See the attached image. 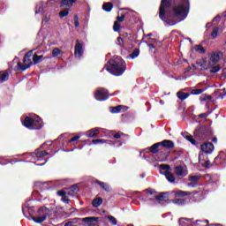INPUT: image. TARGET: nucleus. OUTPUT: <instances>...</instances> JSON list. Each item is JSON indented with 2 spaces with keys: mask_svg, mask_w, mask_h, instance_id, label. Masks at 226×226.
<instances>
[{
  "mask_svg": "<svg viewBox=\"0 0 226 226\" xmlns=\"http://www.w3.org/2000/svg\"><path fill=\"white\" fill-rule=\"evenodd\" d=\"M188 13H190V0H161L159 19L169 26L176 25V21L171 19L185 20Z\"/></svg>",
  "mask_w": 226,
  "mask_h": 226,
  "instance_id": "nucleus-1",
  "label": "nucleus"
},
{
  "mask_svg": "<svg viewBox=\"0 0 226 226\" xmlns=\"http://www.w3.org/2000/svg\"><path fill=\"white\" fill-rule=\"evenodd\" d=\"M104 68L111 73V75H115V77H121L124 72H126V62L120 59H109L105 64Z\"/></svg>",
  "mask_w": 226,
  "mask_h": 226,
  "instance_id": "nucleus-2",
  "label": "nucleus"
},
{
  "mask_svg": "<svg viewBox=\"0 0 226 226\" xmlns=\"http://www.w3.org/2000/svg\"><path fill=\"white\" fill-rule=\"evenodd\" d=\"M33 52H34V49L29 50L25 54L23 57V64L22 62H18L17 64L18 70H20L21 72H26L27 68H31V66H33L34 62L31 59V57H33Z\"/></svg>",
  "mask_w": 226,
  "mask_h": 226,
  "instance_id": "nucleus-3",
  "label": "nucleus"
},
{
  "mask_svg": "<svg viewBox=\"0 0 226 226\" xmlns=\"http://www.w3.org/2000/svg\"><path fill=\"white\" fill-rule=\"evenodd\" d=\"M50 213V209L45 206L41 207L37 210L38 216L33 217V221L34 223H43L47 220V216H49Z\"/></svg>",
  "mask_w": 226,
  "mask_h": 226,
  "instance_id": "nucleus-4",
  "label": "nucleus"
},
{
  "mask_svg": "<svg viewBox=\"0 0 226 226\" xmlns=\"http://www.w3.org/2000/svg\"><path fill=\"white\" fill-rule=\"evenodd\" d=\"M109 90L107 88H99L94 93V98L98 102H105L109 100Z\"/></svg>",
  "mask_w": 226,
  "mask_h": 226,
  "instance_id": "nucleus-5",
  "label": "nucleus"
},
{
  "mask_svg": "<svg viewBox=\"0 0 226 226\" xmlns=\"http://www.w3.org/2000/svg\"><path fill=\"white\" fill-rule=\"evenodd\" d=\"M223 56V52L222 51H215L212 52L210 58L208 60V66H215L220 62V57Z\"/></svg>",
  "mask_w": 226,
  "mask_h": 226,
  "instance_id": "nucleus-6",
  "label": "nucleus"
},
{
  "mask_svg": "<svg viewBox=\"0 0 226 226\" xmlns=\"http://www.w3.org/2000/svg\"><path fill=\"white\" fill-rule=\"evenodd\" d=\"M194 135L199 140H204V139H207V135H208L207 127L206 126L199 127L198 129L195 130Z\"/></svg>",
  "mask_w": 226,
  "mask_h": 226,
  "instance_id": "nucleus-7",
  "label": "nucleus"
},
{
  "mask_svg": "<svg viewBox=\"0 0 226 226\" xmlns=\"http://www.w3.org/2000/svg\"><path fill=\"white\" fill-rule=\"evenodd\" d=\"M74 220H81V222H84V223H87L88 226H96L98 225V217L91 216V217H85L83 219H77Z\"/></svg>",
  "mask_w": 226,
  "mask_h": 226,
  "instance_id": "nucleus-8",
  "label": "nucleus"
},
{
  "mask_svg": "<svg viewBox=\"0 0 226 226\" xmlns=\"http://www.w3.org/2000/svg\"><path fill=\"white\" fill-rule=\"evenodd\" d=\"M155 200H158V203L161 202H169L170 194L169 192H158V194L154 195Z\"/></svg>",
  "mask_w": 226,
  "mask_h": 226,
  "instance_id": "nucleus-9",
  "label": "nucleus"
},
{
  "mask_svg": "<svg viewBox=\"0 0 226 226\" xmlns=\"http://www.w3.org/2000/svg\"><path fill=\"white\" fill-rule=\"evenodd\" d=\"M22 213L24 215V216H26V218H36V216H34V207H24L22 208Z\"/></svg>",
  "mask_w": 226,
  "mask_h": 226,
  "instance_id": "nucleus-10",
  "label": "nucleus"
},
{
  "mask_svg": "<svg viewBox=\"0 0 226 226\" xmlns=\"http://www.w3.org/2000/svg\"><path fill=\"white\" fill-rule=\"evenodd\" d=\"M84 54V46L82 43H79V40L76 41V45L74 47V56L76 57H82Z\"/></svg>",
  "mask_w": 226,
  "mask_h": 226,
  "instance_id": "nucleus-11",
  "label": "nucleus"
},
{
  "mask_svg": "<svg viewBox=\"0 0 226 226\" xmlns=\"http://www.w3.org/2000/svg\"><path fill=\"white\" fill-rule=\"evenodd\" d=\"M201 151L206 154H211L215 151V145L211 142H207L201 145Z\"/></svg>",
  "mask_w": 226,
  "mask_h": 226,
  "instance_id": "nucleus-12",
  "label": "nucleus"
},
{
  "mask_svg": "<svg viewBox=\"0 0 226 226\" xmlns=\"http://www.w3.org/2000/svg\"><path fill=\"white\" fill-rule=\"evenodd\" d=\"M128 109V106L118 105L117 107H109V112L111 114H119V112H126Z\"/></svg>",
  "mask_w": 226,
  "mask_h": 226,
  "instance_id": "nucleus-13",
  "label": "nucleus"
},
{
  "mask_svg": "<svg viewBox=\"0 0 226 226\" xmlns=\"http://www.w3.org/2000/svg\"><path fill=\"white\" fill-rule=\"evenodd\" d=\"M41 128H43V120H41V117H36L34 118L32 130H41Z\"/></svg>",
  "mask_w": 226,
  "mask_h": 226,
  "instance_id": "nucleus-14",
  "label": "nucleus"
},
{
  "mask_svg": "<svg viewBox=\"0 0 226 226\" xmlns=\"http://www.w3.org/2000/svg\"><path fill=\"white\" fill-rule=\"evenodd\" d=\"M124 15H125V24H126V26H132L133 19L135 17V11H130L124 13Z\"/></svg>",
  "mask_w": 226,
  "mask_h": 226,
  "instance_id": "nucleus-15",
  "label": "nucleus"
},
{
  "mask_svg": "<svg viewBox=\"0 0 226 226\" xmlns=\"http://www.w3.org/2000/svg\"><path fill=\"white\" fill-rule=\"evenodd\" d=\"M162 147H164L165 149H174L176 144L174 141L170 139H164L161 142H159Z\"/></svg>",
  "mask_w": 226,
  "mask_h": 226,
  "instance_id": "nucleus-16",
  "label": "nucleus"
},
{
  "mask_svg": "<svg viewBox=\"0 0 226 226\" xmlns=\"http://www.w3.org/2000/svg\"><path fill=\"white\" fill-rule=\"evenodd\" d=\"M95 185H99V186L104 191V192H112V187H110V185L105 182H102L98 179L94 180Z\"/></svg>",
  "mask_w": 226,
  "mask_h": 226,
  "instance_id": "nucleus-17",
  "label": "nucleus"
},
{
  "mask_svg": "<svg viewBox=\"0 0 226 226\" xmlns=\"http://www.w3.org/2000/svg\"><path fill=\"white\" fill-rule=\"evenodd\" d=\"M34 119L30 117H26L24 121L22 122L23 126H25V128H27L28 130H33V123H34Z\"/></svg>",
  "mask_w": 226,
  "mask_h": 226,
  "instance_id": "nucleus-18",
  "label": "nucleus"
},
{
  "mask_svg": "<svg viewBox=\"0 0 226 226\" xmlns=\"http://www.w3.org/2000/svg\"><path fill=\"white\" fill-rule=\"evenodd\" d=\"M75 3H77V0H61L60 8H64V6H66L68 9L72 8Z\"/></svg>",
  "mask_w": 226,
  "mask_h": 226,
  "instance_id": "nucleus-19",
  "label": "nucleus"
},
{
  "mask_svg": "<svg viewBox=\"0 0 226 226\" xmlns=\"http://www.w3.org/2000/svg\"><path fill=\"white\" fill-rule=\"evenodd\" d=\"M91 144H109V146H114L116 142L113 140L98 139H93Z\"/></svg>",
  "mask_w": 226,
  "mask_h": 226,
  "instance_id": "nucleus-20",
  "label": "nucleus"
},
{
  "mask_svg": "<svg viewBox=\"0 0 226 226\" xmlns=\"http://www.w3.org/2000/svg\"><path fill=\"white\" fill-rule=\"evenodd\" d=\"M226 160V154L225 153H220L214 160L215 165H220L222 162H225Z\"/></svg>",
  "mask_w": 226,
  "mask_h": 226,
  "instance_id": "nucleus-21",
  "label": "nucleus"
},
{
  "mask_svg": "<svg viewBox=\"0 0 226 226\" xmlns=\"http://www.w3.org/2000/svg\"><path fill=\"white\" fill-rule=\"evenodd\" d=\"M98 135H100V127H95L87 131V137H90L91 139H94L95 137H98Z\"/></svg>",
  "mask_w": 226,
  "mask_h": 226,
  "instance_id": "nucleus-22",
  "label": "nucleus"
},
{
  "mask_svg": "<svg viewBox=\"0 0 226 226\" xmlns=\"http://www.w3.org/2000/svg\"><path fill=\"white\" fill-rule=\"evenodd\" d=\"M9 79H10V72L0 71V84H3V82L8 81Z\"/></svg>",
  "mask_w": 226,
  "mask_h": 226,
  "instance_id": "nucleus-23",
  "label": "nucleus"
},
{
  "mask_svg": "<svg viewBox=\"0 0 226 226\" xmlns=\"http://www.w3.org/2000/svg\"><path fill=\"white\" fill-rule=\"evenodd\" d=\"M175 174L176 176L185 177L186 176V173H185V167H183L182 165L175 167Z\"/></svg>",
  "mask_w": 226,
  "mask_h": 226,
  "instance_id": "nucleus-24",
  "label": "nucleus"
},
{
  "mask_svg": "<svg viewBox=\"0 0 226 226\" xmlns=\"http://www.w3.org/2000/svg\"><path fill=\"white\" fill-rule=\"evenodd\" d=\"M160 142L154 143L152 147H147V150L152 153L153 154H156L158 151H160Z\"/></svg>",
  "mask_w": 226,
  "mask_h": 226,
  "instance_id": "nucleus-25",
  "label": "nucleus"
},
{
  "mask_svg": "<svg viewBox=\"0 0 226 226\" xmlns=\"http://www.w3.org/2000/svg\"><path fill=\"white\" fill-rule=\"evenodd\" d=\"M164 176L170 183H176V177L170 171H164Z\"/></svg>",
  "mask_w": 226,
  "mask_h": 226,
  "instance_id": "nucleus-26",
  "label": "nucleus"
},
{
  "mask_svg": "<svg viewBox=\"0 0 226 226\" xmlns=\"http://www.w3.org/2000/svg\"><path fill=\"white\" fill-rule=\"evenodd\" d=\"M32 61L34 64H39V63H41V59H43V55L38 56V54L32 55Z\"/></svg>",
  "mask_w": 226,
  "mask_h": 226,
  "instance_id": "nucleus-27",
  "label": "nucleus"
},
{
  "mask_svg": "<svg viewBox=\"0 0 226 226\" xmlns=\"http://www.w3.org/2000/svg\"><path fill=\"white\" fill-rule=\"evenodd\" d=\"M102 204H103V199H102L100 197L94 199L92 201V206L94 207H100V206H102Z\"/></svg>",
  "mask_w": 226,
  "mask_h": 226,
  "instance_id": "nucleus-28",
  "label": "nucleus"
},
{
  "mask_svg": "<svg viewBox=\"0 0 226 226\" xmlns=\"http://www.w3.org/2000/svg\"><path fill=\"white\" fill-rule=\"evenodd\" d=\"M203 156H204V154L199 155L200 163V165H202V167H205L206 169H209V167H211V162H209V160H207L204 162H202Z\"/></svg>",
  "mask_w": 226,
  "mask_h": 226,
  "instance_id": "nucleus-29",
  "label": "nucleus"
},
{
  "mask_svg": "<svg viewBox=\"0 0 226 226\" xmlns=\"http://www.w3.org/2000/svg\"><path fill=\"white\" fill-rule=\"evenodd\" d=\"M112 8H114V4L110 2H107L102 4V10H104V11H112Z\"/></svg>",
  "mask_w": 226,
  "mask_h": 226,
  "instance_id": "nucleus-30",
  "label": "nucleus"
},
{
  "mask_svg": "<svg viewBox=\"0 0 226 226\" xmlns=\"http://www.w3.org/2000/svg\"><path fill=\"white\" fill-rule=\"evenodd\" d=\"M188 195H192V192L179 190L175 193V197H188Z\"/></svg>",
  "mask_w": 226,
  "mask_h": 226,
  "instance_id": "nucleus-31",
  "label": "nucleus"
},
{
  "mask_svg": "<svg viewBox=\"0 0 226 226\" xmlns=\"http://www.w3.org/2000/svg\"><path fill=\"white\" fill-rule=\"evenodd\" d=\"M177 96L179 100L185 102V100L190 96V94L185 92H177Z\"/></svg>",
  "mask_w": 226,
  "mask_h": 226,
  "instance_id": "nucleus-32",
  "label": "nucleus"
},
{
  "mask_svg": "<svg viewBox=\"0 0 226 226\" xmlns=\"http://www.w3.org/2000/svg\"><path fill=\"white\" fill-rule=\"evenodd\" d=\"M193 49L195 50V52H198V54H206V50H207L200 44L194 46Z\"/></svg>",
  "mask_w": 226,
  "mask_h": 226,
  "instance_id": "nucleus-33",
  "label": "nucleus"
},
{
  "mask_svg": "<svg viewBox=\"0 0 226 226\" xmlns=\"http://www.w3.org/2000/svg\"><path fill=\"white\" fill-rule=\"evenodd\" d=\"M171 202L173 204H176L177 206H185V204H186V200H185V199H175V200H172Z\"/></svg>",
  "mask_w": 226,
  "mask_h": 226,
  "instance_id": "nucleus-34",
  "label": "nucleus"
},
{
  "mask_svg": "<svg viewBox=\"0 0 226 226\" xmlns=\"http://www.w3.org/2000/svg\"><path fill=\"white\" fill-rule=\"evenodd\" d=\"M70 14V9L69 8H65L64 10H62L59 13H58V17L60 19H64V17H68V15Z\"/></svg>",
  "mask_w": 226,
  "mask_h": 226,
  "instance_id": "nucleus-35",
  "label": "nucleus"
},
{
  "mask_svg": "<svg viewBox=\"0 0 226 226\" xmlns=\"http://www.w3.org/2000/svg\"><path fill=\"white\" fill-rule=\"evenodd\" d=\"M218 33H220V28L218 26L214 27L211 34L212 40L218 38Z\"/></svg>",
  "mask_w": 226,
  "mask_h": 226,
  "instance_id": "nucleus-36",
  "label": "nucleus"
},
{
  "mask_svg": "<svg viewBox=\"0 0 226 226\" xmlns=\"http://www.w3.org/2000/svg\"><path fill=\"white\" fill-rule=\"evenodd\" d=\"M63 54V51L59 48H54L52 50V57H57L58 56H61Z\"/></svg>",
  "mask_w": 226,
  "mask_h": 226,
  "instance_id": "nucleus-37",
  "label": "nucleus"
},
{
  "mask_svg": "<svg viewBox=\"0 0 226 226\" xmlns=\"http://www.w3.org/2000/svg\"><path fill=\"white\" fill-rule=\"evenodd\" d=\"M207 100H213V96L203 94L200 96V102H207Z\"/></svg>",
  "mask_w": 226,
  "mask_h": 226,
  "instance_id": "nucleus-38",
  "label": "nucleus"
},
{
  "mask_svg": "<svg viewBox=\"0 0 226 226\" xmlns=\"http://www.w3.org/2000/svg\"><path fill=\"white\" fill-rule=\"evenodd\" d=\"M197 66H200V70H208L209 65L206 64V63H203L201 61L196 63Z\"/></svg>",
  "mask_w": 226,
  "mask_h": 226,
  "instance_id": "nucleus-39",
  "label": "nucleus"
},
{
  "mask_svg": "<svg viewBox=\"0 0 226 226\" xmlns=\"http://www.w3.org/2000/svg\"><path fill=\"white\" fill-rule=\"evenodd\" d=\"M210 66H212L209 71L210 73H218V72L222 70V66H220V64L215 66H213V65H210Z\"/></svg>",
  "mask_w": 226,
  "mask_h": 226,
  "instance_id": "nucleus-40",
  "label": "nucleus"
},
{
  "mask_svg": "<svg viewBox=\"0 0 226 226\" xmlns=\"http://www.w3.org/2000/svg\"><path fill=\"white\" fill-rule=\"evenodd\" d=\"M47 154H49V152H47V150H42L36 152L35 156L37 158H43L44 156H47Z\"/></svg>",
  "mask_w": 226,
  "mask_h": 226,
  "instance_id": "nucleus-41",
  "label": "nucleus"
},
{
  "mask_svg": "<svg viewBox=\"0 0 226 226\" xmlns=\"http://www.w3.org/2000/svg\"><path fill=\"white\" fill-rule=\"evenodd\" d=\"M204 91H206V88H200V89H192L191 91V94H202V93H204Z\"/></svg>",
  "mask_w": 226,
  "mask_h": 226,
  "instance_id": "nucleus-42",
  "label": "nucleus"
},
{
  "mask_svg": "<svg viewBox=\"0 0 226 226\" xmlns=\"http://www.w3.org/2000/svg\"><path fill=\"white\" fill-rule=\"evenodd\" d=\"M185 139H186V140L191 142V144H192V146H197V140H195V139H193V136L187 135V136H185Z\"/></svg>",
  "mask_w": 226,
  "mask_h": 226,
  "instance_id": "nucleus-43",
  "label": "nucleus"
},
{
  "mask_svg": "<svg viewBox=\"0 0 226 226\" xmlns=\"http://www.w3.org/2000/svg\"><path fill=\"white\" fill-rule=\"evenodd\" d=\"M139 54H140V49H135L130 55V57H132V59H135V57H139Z\"/></svg>",
  "mask_w": 226,
  "mask_h": 226,
  "instance_id": "nucleus-44",
  "label": "nucleus"
},
{
  "mask_svg": "<svg viewBox=\"0 0 226 226\" xmlns=\"http://www.w3.org/2000/svg\"><path fill=\"white\" fill-rule=\"evenodd\" d=\"M120 29H121V24H119L118 21H115L113 25V31L115 33H119Z\"/></svg>",
  "mask_w": 226,
  "mask_h": 226,
  "instance_id": "nucleus-45",
  "label": "nucleus"
},
{
  "mask_svg": "<svg viewBox=\"0 0 226 226\" xmlns=\"http://www.w3.org/2000/svg\"><path fill=\"white\" fill-rule=\"evenodd\" d=\"M117 45L121 47V49H124V40H123V38H121V37H117Z\"/></svg>",
  "mask_w": 226,
  "mask_h": 226,
  "instance_id": "nucleus-46",
  "label": "nucleus"
},
{
  "mask_svg": "<svg viewBox=\"0 0 226 226\" xmlns=\"http://www.w3.org/2000/svg\"><path fill=\"white\" fill-rule=\"evenodd\" d=\"M70 192H72V193H79V192H80V190L79 189V185H73L70 187Z\"/></svg>",
  "mask_w": 226,
  "mask_h": 226,
  "instance_id": "nucleus-47",
  "label": "nucleus"
},
{
  "mask_svg": "<svg viewBox=\"0 0 226 226\" xmlns=\"http://www.w3.org/2000/svg\"><path fill=\"white\" fill-rule=\"evenodd\" d=\"M108 220L109 221L111 225H117V219H116V217H114L112 215H109Z\"/></svg>",
  "mask_w": 226,
  "mask_h": 226,
  "instance_id": "nucleus-48",
  "label": "nucleus"
},
{
  "mask_svg": "<svg viewBox=\"0 0 226 226\" xmlns=\"http://www.w3.org/2000/svg\"><path fill=\"white\" fill-rule=\"evenodd\" d=\"M199 179H200V176H191L189 177V181H191L192 183H198Z\"/></svg>",
  "mask_w": 226,
  "mask_h": 226,
  "instance_id": "nucleus-49",
  "label": "nucleus"
},
{
  "mask_svg": "<svg viewBox=\"0 0 226 226\" xmlns=\"http://www.w3.org/2000/svg\"><path fill=\"white\" fill-rule=\"evenodd\" d=\"M126 15L123 13L121 16L117 17V22L119 24V22H124L126 20L125 19Z\"/></svg>",
  "mask_w": 226,
  "mask_h": 226,
  "instance_id": "nucleus-50",
  "label": "nucleus"
},
{
  "mask_svg": "<svg viewBox=\"0 0 226 226\" xmlns=\"http://www.w3.org/2000/svg\"><path fill=\"white\" fill-rule=\"evenodd\" d=\"M160 169H162V170H165V172H167V171L170 170V165H169V164H161Z\"/></svg>",
  "mask_w": 226,
  "mask_h": 226,
  "instance_id": "nucleus-51",
  "label": "nucleus"
},
{
  "mask_svg": "<svg viewBox=\"0 0 226 226\" xmlns=\"http://www.w3.org/2000/svg\"><path fill=\"white\" fill-rule=\"evenodd\" d=\"M74 26L75 27H79L80 26V23L79 22V16L74 15Z\"/></svg>",
  "mask_w": 226,
  "mask_h": 226,
  "instance_id": "nucleus-52",
  "label": "nucleus"
},
{
  "mask_svg": "<svg viewBox=\"0 0 226 226\" xmlns=\"http://www.w3.org/2000/svg\"><path fill=\"white\" fill-rule=\"evenodd\" d=\"M56 194L58 195V197H62V199L66 195V192H64V190H60L56 192Z\"/></svg>",
  "mask_w": 226,
  "mask_h": 226,
  "instance_id": "nucleus-53",
  "label": "nucleus"
},
{
  "mask_svg": "<svg viewBox=\"0 0 226 226\" xmlns=\"http://www.w3.org/2000/svg\"><path fill=\"white\" fill-rule=\"evenodd\" d=\"M124 38H127V40H130V41H133V36L132 35V34L125 33V34H124Z\"/></svg>",
  "mask_w": 226,
  "mask_h": 226,
  "instance_id": "nucleus-54",
  "label": "nucleus"
},
{
  "mask_svg": "<svg viewBox=\"0 0 226 226\" xmlns=\"http://www.w3.org/2000/svg\"><path fill=\"white\" fill-rule=\"evenodd\" d=\"M147 193H149V195H157L158 192L153 191L152 189H147L146 190Z\"/></svg>",
  "mask_w": 226,
  "mask_h": 226,
  "instance_id": "nucleus-55",
  "label": "nucleus"
},
{
  "mask_svg": "<svg viewBox=\"0 0 226 226\" xmlns=\"http://www.w3.org/2000/svg\"><path fill=\"white\" fill-rule=\"evenodd\" d=\"M62 202H64L65 204H70V199H68V196H64L61 199Z\"/></svg>",
  "mask_w": 226,
  "mask_h": 226,
  "instance_id": "nucleus-56",
  "label": "nucleus"
},
{
  "mask_svg": "<svg viewBox=\"0 0 226 226\" xmlns=\"http://www.w3.org/2000/svg\"><path fill=\"white\" fill-rule=\"evenodd\" d=\"M121 135H124L123 132H117L113 135L115 139H121Z\"/></svg>",
  "mask_w": 226,
  "mask_h": 226,
  "instance_id": "nucleus-57",
  "label": "nucleus"
},
{
  "mask_svg": "<svg viewBox=\"0 0 226 226\" xmlns=\"http://www.w3.org/2000/svg\"><path fill=\"white\" fill-rule=\"evenodd\" d=\"M79 139H80V136H74L69 140V142H75L79 140Z\"/></svg>",
  "mask_w": 226,
  "mask_h": 226,
  "instance_id": "nucleus-58",
  "label": "nucleus"
},
{
  "mask_svg": "<svg viewBox=\"0 0 226 226\" xmlns=\"http://www.w3.org/2000/svg\"><path fill=\"white\" fill-rule=\"evenodd\" d=\"M149 43H152V44L158 43V40L154 38H149Z\"/></svg>",
  "mask_w": 226,
  "mask_h": 226,
  "instance_id": "nucleus-59",
  "label": "nucleus"
},
{
  "mask_svg": "<svg viewBox=\"0 0 226 226\" xmlns=\"http://www.w3.org/2000/svg\"><path fill=\"white\" fill-rule=\"evenodd\" d=\"M188 186L191 188H195V186H197V182H191L188 184Z\"/></svg>",
  "mask_w": 226,
  "mask_h": 226,
  "instance_id": "nucleus-60",
  "label": "nucleus"
},
{
  "mask_svg": "<svg viewBox=\"0 0 226 226\" xmlns=\"http://www.w3.org/2000/svg\"><path fill=\"white\" fill-rule=\"evenodd\" d=\"M147 47H149V49H156V46H154V44L150 42L147 44Z\"/></svg>",
  "mask_w": 226,
  "mask_h": 226,
  "instance_id": "nucleus-61",
  "label": "nucleus"
},
{
  "mask_svg": "<svg viewBox=\"0 0 226 226\" xmlns=\"http://www.w3.org/2000/svg\"><path fill=\"white\" fill-rule=\"evenodd\" d=\"M176 154H177V156H175V160H177V158H179V152H177V151H175L174 152Z\"/></svg>",
  "mask_w": 226,
  "mask_h": 226,
  "instance_id": "nucleus-62",
  "label": "nucleus"
},
{
  "mask_svg": "<svg viewBox=\"0 0 226 226\" xmlns=\"http://www.w3.org/2000/svg\"><path fill=\"white\" fill-rule=\"evenodd\" d=\"M215 20H220V16H215L213 19V22H215Z\"/></svg>",
  "mask_w": 226,
  "mask_h": 226,
  "instance_id": "nucleus-63",
  "label": "nucleus"
},
{
  "mask_svg": "<svg viewBox=\"0 0 226 226\" xmlns=\"http://www.w3.org/2000/svg\"><path fill=\"white\" fill-rule=\"evenodd\" d=\"M200 117H207V115H206V113H201L200 115Z\"/></svg>",
  "mask_w": 226,
  "mask_h": 226,
  "instance_id": "nucleus-64",
  "label": "nucleus"
}]
</instances>
